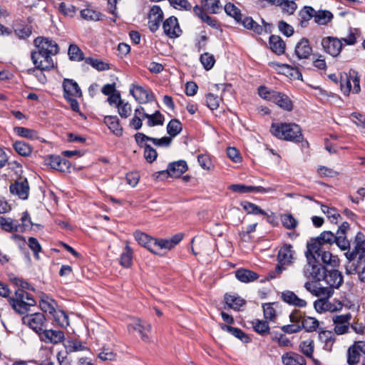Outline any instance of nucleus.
<instances>
[{"label": "nucleus", "instance_id": "nucleus-1", "mask_svg": "<svg viewBox=\"0 0 365 365\" xmlns=\"http://www.w3.org/2000/svg\"><path fill=\"white\" fill-rule=\"evenodd\" d=\"M270 132L277 138L287 141L299 143L303 140L301 128L296 123H272Z\"/></svg>", "mask_w": 365, "mask_h": 365}, {"label": "nucleus", "instance_id": "nucleus-2", "mask_svg": "<svg viewBox=\"0 0 365 365\" xmlns=\"http://www.w3.org/2000/svg\"><path fill=\"white\" fill-rule=\"evenodd\" d=\"M9 303L16 312L25 314L31 307L35 306L36 301L31 294L22 289L18 288L15 291L14 297L9 299Z\"/></svg>", "mask_w": 365, "mask_h": 365}, {"label": "nucleus", "instance_id": "nucleus-3", "mask_svg": "<svg viewBox=\"0 0 365 365\" xmlns=\"http://www.w3.org/2000/svg\"><path fill=\"white\" fill-rule=\"evenodd\" d=\"M63 97L69 103L71 109L75 112L80 111L76 98L82 96L78 84L73 79L65 78L63 81Z\"/></svg>", "mask_w": 365, "mask_h": 365}, {"label": "nucleus", "instance_id": "nucleus-4", "mask_svg": "<svg viewBox=\"0 0 365 365\" xmlns=\"http://www.w3.org/2000/svg\"><path fill=\"white\" fill-rule=\"evenodd\" d=\"M307 251L314 255V259H320L321 261L331 267H336L339 264V259L336 255H333L330 252L327 251L324 247H319L318 242L314 243H307Z\"/></svg>", "mask_w": 365, "mask_h": 365}, {"label": "nucleus", "instance_id": "nucleus-5", "mask_svg": "<svg viewBox=\"0 0 365 365\" xmlns=\"http://www.w3.org/2000/svg\"><path fill=\"white\" fill-rule=\"evenodd\" d=\"M296 259V252L289 244H284L277 254L278 264L275 268L277 274H281L285 269L284 266L291 265Z\"/></svg>", "mask_w": 365, "mask_h": 365}, {"label": "nucleus", "instance_id": "nucleus-6", "mask_svg": "<svg viewBox=\"0 0 365 365\" xmlns=\"http://www.w3.org/2000/svg\"><path fill=\"white\" fill-rule=\"evenodd\" d=\"M305 255L307 264L302 269L303 276L307 279L319 282L321 280L320 272L323 267L318 263L317 259H314V255H312L307 250Z\"/></svg>", "mask_w": 365, "mask_h": 365}, {"label": "nucleus", "instance_id": "nucleus-7", "mask_svg": "<svg viewBox=\"0 0 365 365\" xmlns=\"http://www.w3.org/2000/svg\"><path fill=\"white\" fill-rule=\"evenodd\" d=\"M34 44L36 48L32 51L44 53L51 56H56L59 52V46L57 43L48 37L38 36L34 39Z\"/></svg>", "mask_w": 365, "mask_h": 365}, {"label": "nucleus", "instance_id": "nucleus-8", "mask_svg": "<svg viewBox=\"0 0 365 365\" xmlns=\"http://www.w3.org/2000/svg\"><path fill=\"white\" fill-rule=\"evenodd\" d=\"M341 90L346 96H349L351 91L353 93H359L361 91L360 78L357 72L355 71H350L349 75L341 78Z\"/></svg>", "mask_w": 365, "mask_h": 365}, {"label": "nucleus", "instance_id": "nucleus-9", "mask_svg": "<svg viewBox=\"0 0 365 365\" xmlns=\"http://www.w3.org/2000/svg\"><path fill=\"white\" fill-rule=\"evenodd\" d=\"M135 240L141 246L157 255H163L160 252V238L153 237L144 232L137 231L134 233Z\"/></svg>", "mask_w": 365, "mask_h": 365}, {"label": "nucleus", "instance_id": "nucleus-10", "mask_svg": "<svg viewBox=\"0 0 365 365\" xmlns=\"http://www.w3.org/2000/svg\"><path fill=\"white\" fill-rule=\"evenodd\" d=\"M228 189L234 192L240 194H245L250 192L267 194L275 192L277 190V186L274 185L272 187H263L245 185L243 184H232L228 187Z\"/></svg>", "mask_w": 365, "mask_h": 365}, {"label": "nucleus", "instance_id": "nucleus-11", "mask_svg": "<svg viewBox=\"0 0 365 365\" xmlns=\"http://www.w3.org/2000/svg\"><path fill=\"white\" fill-rule=\"evenodd\" d=\"M22 320L24 324L29 327L38 334V335H40V333L44 330L43 327L45 325L46 318L44 314L42 313L37 312L31 314H27L23 317Z\"/></svg>", "mask_w": 365, "mask_h": 365}, {"label": "nucleus", "instance_id": "nucleus-12", "mask_svg": "<svg viewBox=\"0 0 365 365\" xmlns=\"http://www.w3.org/2000/svg\"><path fill=\"white\" fill-rule=\"evenodd\" d=\"M51 55L31 51V59L34 66L42 70H51L54 68V63Z\"/></svg>", "mask_w": 365, "mask_h": 365}, {"label": "nucleus", "instance_id": "nucleus-13", "mask_svg": "<svg viewBox=\"0 0 365 365\" xmlns=\"http://www.w3.org/2000/svg\"><path fill=\"white\" fill-rule=\"evenodd\" d=\"M314 307L319 313L334 312L341 310L343 304L339 300L334 299L333 302H330L328 298H321L314 302Z\"/></svg>", "mask_w": 365, "mask_h": 365}, {"label": "nucleus", "instance_id": "nucleus-14", "mask_svg": "<svg viewBox=\"0 0 365 365\" xmlns=\"http://www.w3.org/2000/svg\"><path fill=\"white\" fill-rule=\"evenodd\" d=\"M322 46L324 51L333 57L339 56L342 49L341 41L333 36L323 38Z\"/></svg>", "mask_w": 365, "mask_h": 365}, {"label": "nucleus", "instance_id": "nucleus-15", "mask_svg": "<svg viewBox=\"0 0 365 365\" xmlns=\"http://www.w3.org/2000/svg\"><path fill=\"white\" fill-rule=\"evenodd\" d=\"M362 354L365 355V342L356 341L348 349L347 364L349 365L357 364Z\"/></svg>", "mask_w": 365, "mask_h": 365}, {"label": "nucleus", "instance_id": "nucleus-16", "mask_svg": "<svg viewBox=\"0 0 365 365\" xmlns=\"http://www.w3.org/2000/svg\"><path fill=\"white\" fill-rule=\"evenodd\" d=\"M10 191L13 195L22 200L27 199L29 193V185L26 178H19L10 185Z\"/></svg>", "mask_w": 365, "mask_h": 365}, {"label": "nucleus", "instance_id": "nucleus-17", "mask_svg": "<svg viewBox=\"0 0 365 365\" xmlns=\"http://www.w3.org/2000/svg\"><path fill=\"white\" fill-rule=\"evenodd\" d=\"M164 33L170 38L179 37L182 34L178 20L175 16L168 18L163 24Z\"/></svg>", "mask_w": 365, "mask_h": 365}, {"label": "nucleus", "instance_id": "nucleus-18", "mask_svg": "<svg viewBox=\"0 0 365 365\" xmlns=\"http://www.w3.org/2000/svg\"><path fill=\"white\" fill-rule=\"evenodd\" d=\"M187 165L186 161L183 160L170 163L166 170L160 172V174H168L173 178H179L187 170Z\"/></svg>", "mask_w": 365, "mask_h": 365}, {"label": "nucleus", "instance_id": "nucleus-19", "mask_svg": "<svg viewBox=\"0 0 365 365\" xmlns=\"http://www.w3.org/2000/svg\"><path fill=\"white\" fill-rule=\"evenodd\" d=\"M163 19V12L159 6H153L148 15V27L152 32H155L160 27Z\"/></svg>", "mask_w": 365, "mask_h": 365}, {"label": "nucleus", "instance_id": "nucleus-20", "mask_svg": "<svg viewBox=\"0 0 365 365\" xmlns=\"http://www.w3.org/2000/svg\"><path fill=\"white\" fill-rule=\"evenodd\" d=\"M351 315L350 313L341 315H336L333 317L334 324V332L337 334H344L349 330Z\"/></svg>", "mask_w": 365, "mask_h": 365}, {"label": "nucleus", "instance_id": "nucleus-21", "mask_svg": "<svg viewBox=\"0 0 365 365\" xmlns=\"http://www.w3.org/2000/svg\"><path fill=\"white\" fill-rule=\"evenodd\" d=\"M312 53V47L307 38H302L296 44L294 54L299 59H307Z\"/></svg>", "mask_w": 365, "mask_h": 365}, {"label": "nucleus", "instance_id": "nucleus-22", "mask_svg": "<svg viewBox=\"0 0 365 365\" xmlns=\"http://www.w3.org/2000/svg\"><path fill=\"white\" fill-rule=\"evenodd\" d=\"M130 93L140 103H145L153 99V93L140 86L132 85Z\"/></svg>", "mask_w": 365, "mask_h": 365}, {"label": "nucleus", "instance_id": "nucleus-23", "mask_svg": "<svg viewBox=\"0 0 365 365\" xmlns=\"http://www.w3.org/2000/svg\"><path fill=\"white\" fill-rule=\"evenodd\" d=\"M46 343L58 344L63 341L64 334L60 330L44 329L39 335Z\"/></svg>", "mask_w": 365, "mask_h": 365}, {"label": "nucleus", "instance_id": "nucleus-24", "mask_svg": "<svg viewBox=\"0 0 365 365\" xmlns=\"http://www.w3.org/2000/svg\"><path fill=\"white\" fill-rule=\"evenodd\" d=\"M103 122L115 135L118 137L123 135V128L117 115H106L104 117Z\"/></svg>", "mask_w": 365, "mask_h": 365}, {"label": "nucleus", "instance_id": "nucleus-25", "mask_svg": "<svg viewBox=\"0 0 365 365\" xmlns=\"http://www.w3.org/2000/svg\"><path fill=\"white\" fill-rule=\"evenodd\" d=\"M323 279L332 289L334 288H339L343 283V276L338 270L327 272L324 274Z\"/></svg>", "mask_w": 365, "mask_h": 365}, {"label": "nucleus", "instance_id": "nucleus-26", "mask_svg": "<svg viewBox=\"0 0 365 365\" xmlns=\"http://www.w3.org/2000/svg\"><path fill=\"white\" fill-rule=\"evenodd\" d=\"M128 328L138 331L143 341H149V337L147 333L150 332L151 331V325L150 324H144L140 319H138L133 323H130L128 325Z\"/></svg>", "mask_w": 365, "mask_h": 365}, {"label": "nucleus", "instance_id": "nucleus-27", "mask_svg": "<svg viewBox=\"0 0 365 365\" xmlns=\"http://www.w3.org/2000/svg\"><path fill=\"white\" fill-rule=\"evenodd\" d=\"M284 365H306L307 361L304 356L295 352H286L282 356Z\"/></svg>", "mask_w": 365, "mask_h": 365}, {"label": "nucleus", "instance_id": "nucleus-28", "mask_svg": "<svg viewBox=\"0 0 365 365\" xmlns=\"http://www.w3.org/2000/svg\"><path fill=\"white\" fill-rule=\"evenodd\" d=\"M271 101L285 110L290 111L293 109V104L290 98L282 93L276 91L275 94L271 97Z\"/></svg>", "mask_w": 365, "mask_h": 365}, {"label": "nucleus", "instance_id": "nucleus-29", "mask_svg": "<svg viewBox=\"0 0 365 365\" xmlns=\"http://www.w3.org/2000/svg\"><path fill=\"white\" fill-rule=\"evenodd\" d=\"M282 300L294 307H305L307 306V302L297 297V295L292 291H285L282 293Z\"/></svg>", "mask_w": 365, "mask_h": 365}, {"label": "nucleus", "instance_id": "nucleus-30", "mask_svg": "<svg viewBox=\"0 0 365 365\" xmlns=\"http://www.w3.org/2000/svg\"><path fill=\"white\" fill-rule=\"evenodd\" d=\"M319 339L323 344V349L327 351L332 350L334 344L336 341L334 334L331 331H321L319 334Z\"/></svg>", "mask_w": 365, "mask_h": 365}, {"label": "nucleus", "instance_id": "nucleus-31", "mask_svg": "<svg viewBox=\"0 0 365 365\" xmlns=\"http://www.w3.org/2000/svg\"><path fill=\"white\" fill-rule=\"evenodd\" d=\"M235 277L242 283H250L257 280L259 274L247 269H239L235 272Z\"/></svg>", "mask_w": 365, "mask_h": 365}, {"label": "nucleus", "instance_id": "nucleus-32", "mask_svg": "<svg viewBox=\"0 0 365 365\" xmlns=\"http://www.w3.org/2000/svg\"><path fill=\"white\" fill-rule=\"evenodd\" d=\"M315 14V10L309 6H304L299 11V21L301 27H307L309 24V21L314 18Z\"/></svg>", "mask_w": 365, "mask_h": 365}, {"label": "nucleus", "instance_id": "nucleus-33", "mask_svg": "<svg viewBox=\"0 0 365 365\" xmlns=\"http://www.w3.org/2000/svg\"><path fill=\"white\" fill-rule=\"evenodd\" d=\"M269 46L271 50L277 55H282L285 51V43L279 36L272 35L269 37Z\"/></svg>", "mask_w": 365, "mask_h": 365}, {"label": "nucleus", "instance_id": "nucleus-34", "mask_svg": "<svg viewBox=\"0 0 365 365\" xmlns=\"http://www.w3.org/2000/svg\"><path fill=\"white\" fill-rule=\"evenodd\" d=\"M183 238V234L178 233L170 239L160 238V252L163 250H170L178 245Z\"/></svg>", "mask_w": 365, "mask_h": 365}, {"label": "nucleus", "instance_id": "nucleus-35", "mask_svg": "<svg viewBox=\"0 0 365 365\" xmlns=\"http://www.w3.org/2000/svg\"><path fill=\"white\" fill-rule=\"evenodd\" d=\"M39 307L44 312H48L50 314L56 312V307L57 304L55 300L51 299L48 295L43 294L39 301Z\"/></svg>", "mask_w": 365, "mask_h": 365}, {"label": "nucleus", "instance_id": "nucleus-36", "mask_svg": "<svg viewBox=\"0 0 365 365\" xmlns=\"http://www.w3.org/2000/svg\"><path fill=\"white\" fill-rule=\"evenodd\" d=\"M336 240L335 235L331 231H324L320 235L314 239H312L308 243L319 242V247H324L325 245H332Z\"/></svg>", "mask_w": 365, "mask_h": 365}, {"label": "nucleus", "instance_id": "nucleus-37", "mask_svg": "<svg viewBox=\"0 0 365 365\" xmlns=\"http://www.w3.org/2000/svg\"><path fill=\"white\" fill-rule=\"evenodd\" d=\"M48 165L53 169L61 172L65 171L66 169L69 168L68 161L61 158L60 156H51L48 160Z\"/></svg>", "mask_w": 365, "mask_h": 365}, {"label": "nucleus", "instance_id": "nucleus-38", "mask_svg": "<svg viewBox=\"0 0 365 365\" xmlns=\"http://www.w3.org/2000/svg\"><path fill=\"white\" fill-rule=\"evenodd\" d=\"M333 19V14L327 10L315 11L314 22L319 25H327Z\"/></svg>", "mask_w": 365, "mask_h": 365}, {"label": "nucleus", "instance_id": "nucleus-39", "mask_svg": "<svg viewBox=\"0 0 365 365\" xmlns=\"http://www.w3.org/2000/svg\"><path fill=\"white\" fill-rule=\"evenodd\" d=\"M63 345L67 353L80 351L86 349V346L78 339H68L64 342Z\"/></svg>", "mask_w": 365, "mask_h": 365}, {"label": "nucleus", "instance_id": "nucleus-40", "mask_svg": "<svg viewBox=\"0 0 365 365\" xmlns=\"http://www.w3.org/2000/svg\"><path fill=\"white\" fill-rule=\"evenodd\" d=\"M13 148L15 151L21 156H29L32 151L33 148L24 141H16L13 144Z\"/></svg>", "mask_w": 365, "mask_h": 365}, {"label": "nucleus", "instance_id": "nucleus-41", "mask_svg": "<svg viewBox=\"0 0 365 365\" xmlns=\"http://www.w3.org/2000/svg\"><path fill=\"white\" fill-rule=\"evenodd\" d=\"M276 5L281 7L284 13L293 14L297 9V5L293 0H277Z\"/></svg>", "mask_w": 365, "mask_h": 365}, {"label": "nucleus", "instance_id": "nucleus-42", "mask_svg": "<svg viewBox=\"0 0 365 365\" xmlns=\"http://www.w3.org/2000/svg\"><path fill=\"white\" fill-rule=\"evenodd\" d=\"M133 262V250L129 246L128 242H126L124 251L120 255V264L124 267H129L131 266Z\"/></svg>", "mask_w": 365, "mask_h": 365}, {"label": "nucleus", "instance_id": "nucleus-43", "mask_svg": "<svg viewBox=\"0 0 365 365\" xmlns=\"http://www.w3.org/2000/svg\"><path fill=\"white\" fill-rule=\"evenodd\" d=\"M355 248L361 259L365 258V238L362 232H359L354 239Z\"/></svg>", "mask_w": 365, "mask_h": 365}, {"label": "nucleus", "instance_id": "nucleus-44", "mask_svg": "<svg viewBox=\"0 0 365 365\" xmlns=\"http://www.w3.org/2000/svg\"><path fill=\"white\" fill-rule=\"evenodd\" d=\"M225 300L230 307L235 310H239L245 304V301L243 299L233 294H225Z\"/></svg>", "mask_w": 365, "mask_h": 365}, {"label": "nucleus", "instance_id": "nucleus-45", "mask_svg": "<svg viewBox=\"0 0 365 365\" xmlns=\"http://www.w3.org/2000/svg\"><path fill=\"white\" fill-rule=\"evenodd\" d=\"M222 329L240 339L243 342H247L249 337L244 333L242 330L239 328L227 326L225 324L221 325Z\"/></svg>", "mask_w": 365, "mask_h": 365}, {"label": "nucleus", "instance_id": "nucleus-46", "mask_svg": "<svg viewBox=\"0 0 365 365\" xmlns=\"http://www.w3.org/2000/svg\"><path fill=\"white\" fill-rule=\"evenodd\" d=\"M182 130V123L178 119H172L167 125V132L169 138H173L178 135Z\"/></svg>", "mask_w": 365, "mask_h": 365}, {"label": "nucleus", "instance_id": "nucleus-47", "mask_svg": "<svg viewBox=\"0 0 365 365\" xmlns=\"http://www.w3.org/2000/svg\"><path fill=\"white\" fill-rule=\"evenodd\" d=\"M319 326V322L314 317H306L302 319L301 327L304 328L307 331H315Z\"/></svg>", "mask_w": 365, "mask_h": 365}, {"label": "nucleus", "instance_id": "nucleus-48", "mask_svg": "<svg viewBox=\"0 0 365 365\" xmlns=\"http://www.w3.org/2000/svg\"><path fill=\"white\" fill-rule=\"evenodd\" d=\"M201 5L205 11L211 14H217L221 9L219 0H202Z\"/></svg>", "mask_w": 365, "mask_h": 365}, {"label": "nucleus", "instance_id": "nucleus-49", "mask_svg": "<svg viewBox=\"0 0 365 365\" xmlns=\"http://www.w3.org/2000/svg\"><path fill=\"white\" fill-rule=\"evenodd\" d=\"M81 16L86 21H100L102 14L91 8H86L81 11Z\"/></svg>", "mask_w": 365, "mask_h": 365}, {"label": "nucleus", "instance_id": "nucleus-50", "mask_svg": "<svg viewBox=\"0 0 365 365\" xmlns=\"http://www.w3.org/2000/svg\"><path fill=\"white\" fill-rule=\"evenodd\" d=\"M254 330L262 336L269 333V327L266 321L255 319L252 322Z\"/></svg>", "mask_w": 365, "mask_h": 365}, {"label": "nucleus", "instance_id": "nucleus-51", "mask_svg": "<svg viewBox=\"0 0 365 365\" xmlns=\"http://www.w3.org/2000/svg\"><path fill=\"white\" fill-rule=\"evenodd\" d=\"M314 349V341L310 339L302 341L299 344V349L301 352L309 359H313Z\"/></svg>", "mask_w": 365, "mask_h": 365}, {"label": "nucleus", "instance_id": "nucleus-52", "mask_svg": "<svg viewBox=\"0 0 365 365\" xmlns=\"http://www.w3.org/2000/svg\"><path fill=\"white\" fill-rule=\"evenodd\" d=\"M14 132L21 137L35 140L38 139V132L35 130L29 129L24 127H15Z\"/></svg>", "mask_w": 365, "mask_h": 365}, {"label": "nucleus", "instance_id": "nucleus-53", "mask_svg": "<svg viewBox=\"0 0 365 365\" xmlns=\"http://www.w3.org/2000/svg\"><path fill=\"white\" fill-rule=\"evenodd\" d=\"M21 223L17 221V231L24 232L28 230H31L33 223L31 220L30 216L27 212H24L21 218Z\"/></svg>", "mask_w": 365, "mask_h": 365}, {"label": "nucleus", "instance_id": "nucleus-54", "mask_svg": "<svg viewBox=\"0 0 365 365\" xmlns=\"http://www.w3.org/2000/svg\"><path fill=\"white\" fill-rule=\"evenodd\" d=\"M68 54L71 61H81L84 59L83 51L76 44H71L69 46Z\"/></svg>", "mask_w": 365, "mask_h": 365}, {"label": "nucleus", "instance_id": "nucleus-55", "mask_svg": "<svg viewBox=\"0 0 365 365\" xmlns=\"http://www.w3.org/2000/svg\"><path fill=\"white\" fill-rule=\"evenodd\" d=\"M116 356V353H115L112 349L107 346H103L100 349V352L98 354V358L103 361H114L115 360Z\"/></svg>", "mask_w": 365, "mask_h": 365}, {"label": "nucleus", "instance_id": "nucleus-56", "mask_svg": "<svg viewBox=\"0 0 365 365\" xmlns=\"http://www.w3.org/2000/svg\"><path fill=\"white\" fill-rule=\"evenodd\" d=\"M0 226L3 230L8 232H18L17 220H12L11 218L0 216Z\"/></svg>", "mask_w": 365, "mask_h": 365}, {"label": "nucleus", "instance_id": "nucleus-57", "mask_svg": "<svg viewBox=\"0 0 365 365\" xmlns=\"http://www.w3.org/2000/svg\"><path fill=\"white\" fill-rule=\"evenodd\" d=\"M336 240L334 243L338 246V247L342 250L346 251L350 249V242L346 237V234H339V232H336L335 235Z\"/></svg>", "mask_w": 365, "mask_h": 365}, {"label": "nucleus", "instance_id": "nucleus-58", "mask_svg": "<svg viewBox=\"0 0 365 365\" xmlns=\"http://www.w3.org/2000/svg\"><path fill=\"white\" fill-rule=\"evenodd\" d=\"M242 206L243 209L247 212V214H253V215H265L267 213L262 210L258 205L250 202L245 201L242 202Z\"/></svg>", "mask_w": 365, "mask_h": 365}, {"label": "nucleus", "instance_id": "nucleus-59", "mask_svg": "<svg viewBox=\"0 0 365 365\" xmlns=\"http://www.w3.org/2000/svg\"><path fill=\"white\" fill-rule=\"evenodd\" d=\"M116 108L118 109V113L122 118H128L131 115L132 107L128 102L124 100L120 102L119 105H117Z\"/></svg>", "mask_w": 365, "mask_h": 365}, {"label": "nucleus", "instance_id": "nucleus-60", "mask_svg": "<svg viewBox=\"0 0 365 365\" xmlns=\"http://www.w3.org/2000/svg\"><path fill=\"white\" fill-rule=\"evenodd\" d=\"M147 119V124L150 127L161 125L164 122V116L158 110L155 111L153 114H150Z\"/></svg>", "mask_w": 365, "mask_h": 365}, {"label": "nucleus", "instance_id": "nucleus-61", "mask_svg": "<svg viewBox=\"0 0 365 365\" xmlns=\"http://www.w3.org/2000/svg\"><path fill=\"white\" fill-rule=\"evenodd\" d=\"M281 221L283 226L288 230H293L298 225V221L291 214L282 215L281 216Z\"/></svg>", "mask_w": 365, "mask_h": 365}, {"label": "nucleus", "instance_id": "nucleus-62", "mask_svg": "<svg viewBox=\"0 0 365 365\" xmlns=\"http://www.w3.org/2000/svg\"><path fill=\"white\" fill-rule=\"evenodd\" d=\"M86 63L93 66L94 68H96L98 71H106L110 69L109 64L107 63H105L101 60L93 58H86L85 59Z\"/></svg>", "mask_w": 365, "mask_h": 365}, {"label": "nucleus", "instance_id": "nucleus-63", "mask_svg": "<svg viewBox=\"0 0 365 365\" xmlns=\"http://www.w3.org/2000/svg\"><path fill=\"white\" fill-rule=\"evenodd\" d=\"M317 174L321 178H334L339 175V173L333 168L319 165L317 170Z\"/></svg>", "mask_w": 365, "mask_h": 365}, {"label": "nucleus", "instance_id": "nucleus-64", "mask_svg": "<svg viewBox=\"0 0 365 365\" xmlns=\"http://www.w3.org/2000/svg\"><path fill=\"white\" fill-rule=\"evenodd\" d=\"M200 62L205 70H210L215 63V56L209 53H205L200 56Z\"/></svg>", "mask_w": 365, "mask_h": 365}]
</instances>
